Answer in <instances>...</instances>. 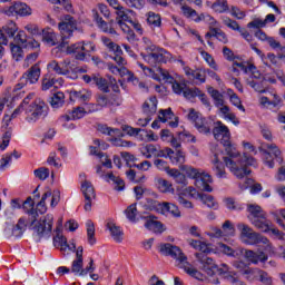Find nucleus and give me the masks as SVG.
I'll return each mask as SVG.
<instances>
[{
	"mask_svg": "<svg viewBox=\"0 0 285 285\" xmlns=\"http://www.w3.org/2000/svg\"><path fill=\"white\" fill-rule=\"evenodd\" d=\"M214 125L215 127L212 134L217 141H220L228 155V157L223 158L225 166L229 168L230 173H233L237 179H244V177H246L245 188H248V186L253 184V179L248 178L250 174L248 166H255V158L246 154L243 156L239 155L235 145L230 142V129H228V126L224 125L220 120L216 121Z\"/></svg>",
	"mask_w": 285,
	"mask_h": 285,
	"instance_id": "1",
	"label": "nucleus"
},
{
	"mask_svg": "<svg viewBox=\"0 0 285 285\" xmlns=\"http://www.w3.org/2000/svg\"><path fill=\"white\" fill-rule=\"evenodd\" d=\"M23 210L27 215L32 217L29 228L33 232V237H37L38 242H41V239H49L52 235L55 216H52V214H47L43 219L37 222V217H39V215H45L48 210L46 203L40 200L35 209V200H32V197H28L23 203Z\"/></svg>",
	"mask_w": 285,
	"mask_h": 285,
	"instance_id": "2",
	"label": "nucleus"
},
{
	"mask_svg": "<svg viewBox=\"0 0 285 285\" xmlns=\"http://www.w3.org/2000/svg\"><path fill=\"white\" fill-rule=\"evenodd\" d=\"M159 253L166 257H173V259L176 261L177 268H181L185 271V273H187V275H190V277L199 279L202 276V273H199V271H197L195 267H193V265H190V263H188V257L184 255V252H181V248L178 246L170 243L160 244Z\"/></svg>",
	"mask_w": 285,
	"mask_h": 285,
	"instance_id": "3",
	"label": "nucleus"
},
{
	"mask_svg": "<svg viewBox=\"0 0 285 285\" xmlns=\"http://www.w3.org/2000/svg\"><path fill=\"white\" fill-rule=\"evenodd\" d=\"M146 53L141 52L140 57H142L144 61L153 68H157L159 63H167L170 61L171 55L163 48H159L155 45H149L145 47Z\"/></svg>",
	"mask_w": 285,
	"mask_h": 285,
	"instance_id": "4",
	"label": "nucleus"
},
{
	"mask_svg": "<svg viewBox=\"0 0 285 285\" xmlns=\"http://www.w3.org/2000/svg\"><path fill=\"white\" fill-rule=\"evenodd\" d=\"M58 30L61 37V43L59 46L65 48L70 43V39H72L75 32L79 30L77 19L70 14L62 16L58 23Z\"/></svg>",
	"mask_w": 285,
	"mask_h": 285,
	"instance_id": "5",
	"label": "nucleus"
},
{
	"mask_svg": "<svg viewBox=\"0 0 285 285\" xmlns=\"http://www.w3.org/2000/svg\"><path fill=\"white\" fill-rule=\"evenodd\" d=\"M174 92L175 95H183L185 99H195V97H198V99L202 101L203 106H206L207 108H210V100H208V96L204 94L199 88H189L186 83V80L181 82H175L174 83Z\"/></svg>",
	"mask_w": 285,
	"mask_h": 285,
	"instance_id": "6",
	"label": "nucleus"
},
{
	"mask_svg": "<svg viewBox=\"0 0 285 285\" xmlns=\"http://www.w3.org/2000/svg\"><path fill=\"white\" fill-rule=\"evenodd\" d=\"M24 112L27 115L26 120L29 124H36L41 117H48V105L41 98H37L24 108Z\"/></svg>",
	"mask_w": 285,
	"mask_h": 285,
	"instance_id": "7",
	"label": "nucleus"
},
{
	"mask_svg": "<svg viewBox=\"0 0 285 285\" xmlns=\"http://www.w3.org/2000/svg\"><path fill=\"white\" fill-rule=\"evenodd\" d=\"M189 121L194 124L196 130L200 132V135H213V120H208L207 118H204L202 114L196 111L195 109H189V114L187 116Z\"/></svg>",
	"mask_w": 285,
	"mask_h": 285,
	"instance_id": "8",
	"label": "nucleus"
},
{
	"mask_svg": "<svg viewBox=\"0 0 285 285\" xmlns=\"http://www.w3.org/2000/svg\"><path fill=\"white\" fill-rule=\"evenodd\" d=\"M186 175L191 179H196L197 188L205 193H213V187H210V184H213V177L210 175L200 173L199 169L193 167L187 168Z\"/></svg>",
	"mask_w": 285,
	"mask_h": 285,
	"instance_id": "9",
	"label": "nucleus"
},
{
	"mask_svg": "<svg viewBox=\"0 0 285 285\" xmlns=\"http://www.w3.org/2000/svg\"><path fill=\"white\" fill-rule=\"evenodd\" d=\"M259 150L262 151L265 164L266 166H268V168H275V161L273 160V156L276 161H278V164H282V151L279 150L277 145L264 142Z\"/></svg>",
	"mask_w": 285,
	"mask_h": 285,
	"instance_id": "10",
	"label": "nucleus"
},
{
	"mask_svg": "<svg viewBox=\"0 0 285 285\" xmlns=\"http://www.w3.org/2000/svg\"><path fill=\"white\" fill-rule=\"evenodd\" d=\"M53 246L56 248H60L61 253H66V250H70L71 253H76V259H80L83 262V246H79L75 243L68 244V238L66 236H58L53 238Z\"/></svg>",
	"mask_w": 285,
	"mask_h": 285,
	"instance_id": "11",
	"label": "nucleus"
},
{
	"mask_svg": "<svg viewBox=\"0 0 285 285\" xmlns=\"http://www.w3.org/2000/svg\"><path fill=\"white\" fill-rule=\"evenodd\" d=\"M4 14H7V17H30L32 9L27 3L14 2L4 9Z\"/></svg>",
	"mask_w": 285,
	"mask_h": 285,
	"instance_id": "12",
	"label": "nucleus"
},
{
	"mask_svg": "<svg viewBox=\"0 0 285 285\" xmlns=\"http://www.w3.org/2000/svg\"><path fill=\"white\" fill-rule=\"evenodd\" d=\"M82 80L85 83H89L90 86H97L101 92H110V85L108 83V80H106V78L101 77L100 75H83Z\"/></svg>",
	"mask_w": 285,
	"mask_h": 285,
	"instance_id": "13",
	"label": "nucleus"
},
{
	"mask_svg": "<svg viewBox=\"0 0 285 285\" xmlns=\"http://www.w3.org/2000/svg\"><path fill=\"white\" fill-rule=\"evenodd\" d=\"M81 191L85 197V210L90 213L92 210V200L97 197L92 183L85 180L81 184Z\"/></svg>",
	"mask_w": 285,
	"mask_h": 285,
	"instance_id": "14",
	"label": "nucleus"
},
{
	"mask_svg": "<svg viewBox=\"0 0 285 285\" xmlns=\"http://www.w3.org/2000/svg\"><path fill=\"white\" fill-rule=\"evenodd\" d=\"M41 77V67L39 65L31 66L20 78L21 86H28V83H37Z\"/></svg>",
	"mask_w": 285,
	"mask_h": 285,
	"instance_id": "15",
	"label": "nucleus"
},
{
	"mask_svg": "<svg viewBox=\"0 0 285 285\" xmlns=\"http://www.w3.org/2000/svg\"><path fill=\"white\" fill-rule=\"evenodd\" d=\"M207 92H208V95H210L212 99H214V104H215L216 108H220L222 115H224V117L229 115L230 107L224 105V95H222V92H219V90H217L213 87H208Z\"/></svg>",
	"mask_w": 285,
	"mask_h": 285,
	"instance_id": "16",
	"label": "nucleus"
},
{
	"mask_svg": "<svg viewBox=\"0 0 285 285\" xmlns=\"http://www.w3.org/2000/svg\"><path fill=\"white\" fill-rule=\"evenodd\" d=\"M19 32V27L14 22H8L0 29V43L8 46V39H14V35Z\"/></svg>",
	"mask_w": 285,
	"mask_h": 285,
	"instance_id": "17",
	"label": "nucleus"
},
{
	"mask_svg": "<svg viewBox=\"0 0 285 285\" xmlns=\"http://www.w3.org/2000/svg\"><path fill=\"white\" fill-rule=\"evenodd\" d=\"M48 70L56 72V75H60L65 77V75H70V60L65 59L62 61L51 60L47 65Z\"/></svg>",
	"mask_w": 285,
	"mask_h": 285,
	"instance_id": "18",
	"label": "nucleus"
},
{
	"mask_svg": "<svg viewBox=\"0 0 285 285\" xmlns=\"http://www.w3.org/2000/svg\"><path fill=\"white\" fill-rule=\"evenodd\" d=\"M245 258L250 264H254L257 266V264H266L268 262V255L264 253L263 250H253V249H246L245 250Z\"/></svg>",
	"mask_w": 285,
	"mask_h": 285,
	"instance_id": "19",
	"label": "nucleus"
},
{
	"mask_svg": "<svg viewBox=\"0 0 285 285\" xmlns=\"http://www.w3.org/2000/svg\"><path fill=\"white\" fill-rule=\"evenodd\" d=\"M94 14V21L98 26L102 32H106L107 35H117V30H115V27H112V23H115V20H110V22H106L104 18L99 16V12L97 10H92Z\"/></svg>",
	"mask_w": 285,
	"mask_h": 285,
	"instance_id": "20",
	"label": "nucleus"
},
{
	"mask_svg": "<svg viewBox=\"0 0 285 285\" xmlns=\"http://www.w3.org/2000/svg\"><path fill=\"white\" fill-rule=\"evenodd\" d=\"M63 86V78H55V73H46L41 78V90L46 92L47 90H50V88H55V86Z\"/></svg>",
	"mask_w": 285,
	"mask_h": 285,
	"instance_id": "21",
	"label": "nucleus"
},
{
	"mask_svg": "<svg viewBox=\"0 0 285 285\" xmlns=\"http://www.w3.org/2000/svg\"><path fill=\"white\" fill-rule=\"evenodd\" d=\"M245 239H247L246 243L249 244V246H257V244H263V246L271 248V240L259 233L252 232Z\"/></svg>",
	"mask_w": 285,
	"mask_h": 285,
	"instance_id": "22",
	"label": "nucleus"
},
{
	"mask_svg": "<svg viewBox=\"0 0 285 285\" xmlns=\"http://www.w3.org/2000/svg\"><path fill=\"white\" fill-rule=\"evenodd\" d=\"M26 228H28V225L26 224V218H19L18 223L14 226L9 225V227L4 229V233H8V230H11V236L19 238V237H23V233H26Z\"/></svg>",
	"mask_w": 285,
	"mask_h": 285,
	"instance_id": "23",
	"label": "nucleus"
},
{
	"mask_svg": "<svg viewBox=\"0 0 285 285\" xmlns=\"http://www.w3.org/2000/svg\"><path fill=\"white\" fill-rule=\"evenodd\" d=\"M157 97L151 96L142 104V112L146 117H153L157 114Z\"/></svg>",
	"mask_w": 285,
	"mask_h": 285,
	"instance_id": "24",
	"label": "nucleus"
},
{
	"mask_svg": "<svg viewBox=\"0 0 285 285\" xmlns=\"http://www.w3.org/2000/svg\"><path fill=\"white\" fill-rule=\"evenodd\" d=\"M68 55H75V59L78 61H85L86 55L83 53V42H77L67 47Z\"/></svg>",
	"mask_w": 285,
	"mask_h": 285,
	"instance_id": "25",
	"label": "nucleus"
},
{
	"mask_svg": "<svg viewBox=\"0 0 285 285\" xmlns=\"http://www.w3.org/2000/svg\"><path fill=\"white\" fill-rule=\"evenodd\" d=\"M252 224L255 226V228L262 230V233H269L273 226V223L266 218V214L263 216V218L252 219Z\"/></svg>",
	"mask_w": 285,
	"mask_h": 285,
	"instance_id": "26",
	"label": "nucleus"
},
{
	"mask_svg": "<svg viewBox=\"0 0 285 285\" xmlns=\"http://www.w3.org/2000/svg\"><path fill=\"white\" fill-rule=\"evenodd\" d=\"M41 32L42 41H45L47 46L52 47L59 43V39H57V33L51 28L42 29Z\"/></svg>",
	"mask_w": 285,
	"mask_h": 285,
	"instance_id": "27",
	"label": "nucleus"
},
{
	"mask_svg": "<svg viewBox=\"0 0 285 285\" xmlns=\"http://www.w3.org/2000/svg\"><path fill=\"white\" fill-rule=\"evenodd\" d=\"M145 228L148 230H154V233H164V224L157 220V218L153 215L148 216L145 223Z\"/></svg>",
	"mask_w": 285,
	"mask_h": 285,
	"instance_id": "28",
	"label": "nucleus"
},
{
	"mask_svg": "<svg viewBox=\"0 0 285 285\" xmlns=\"http://www.w3.org/2000/svg\"><path fill=\"white\" fill-rule=\"evenodd\" d=\"M156 188L159 190V193H175V188L173 187V183L164 179V178H156L155 179Z\"/></svg>",
	"mask_w": 285,
	"mask_h": 285,
	"instance_id": "29",
	"label": "nucleus"
},
{
	"mask_svg": "<svg viewBox=\"0 0 285 285\" xmlns=\"http://www.w3.org/2000/svg\"><path fill=\"white\" fill-rule=\"evenodd\" d=\"M213 165H214L213 170L215 175L218 176L219 179H226V169H225L224 163L219 160V157L217 156V154L214 155Z\"/></svg>",
	"mask_w": 285,
	"mask_h": 285,
	"instance_id": "30",
	"label": "nucleus"
},
{
	"mask_svg": "<svg viewBox=\"0 0 285 285\" xmlns=\"http://www.w3.org/2000/svg\"><path fill=\"white\" fill-rule=\"evenodd\" d=\"M247 213H249L248 219L250 222L258 218L264 219V215H266V212L259 205H248Z\"/></svg>",
	"mask_w": 285,
	"mask_h": 285,
	"instance_id": "31",
	"label": "nucleus"
},
{
	"mask_svg": "<svg viewBox=\"0 0 285 285\" xmlns=\"http://www.w3.org/2000/svg\"><path fill=\"white\" fill-rule=\"evenodd\" d=\"M107 228L110 232L112 239H115L118 244L124 242V232L119 226L115 225V223H107Z\"/></svg>",
	"mask_w": 285,
	"mask_h": 285,
	"instance_id": "32",
	"label": "nucleus"
},
{
	"mask_svg": "<svg viewBox=\"0 0 285 285\" xmlns=\"http://www.w3.org/2000/svg\"><path fill=\"white\" fill-rule=\"evenodd\" d=\"M98 131L108 137H124L121 129L108 127V125H98Z\"/></svg>",
	"mask_w": 285,
	"mask_h": 285,
	"instance_id": "33",
	"label": "nucleus"
},
{
	"mask_svg": "<svg viewBox=\"0 0 285 285\" xmlns=\"http://www.w3.org/2000/svg\"><path fill=\"white\" fill-rule=\"evenodd\" d=\"M110 181H112L114 190H117L118 193H121V190L126 189V181L124 179L115 176L112 171L106 175Z\"/></svg>",
	"mask_w": 285,
	"mask_h": 285,
	"instance_id": "34",
	"label": "nucleus"
},
{
	"mask_svg": "<svg viewBox=\"0 0 285 285\" xmlns=\"http://www.w3.org/2000/svg\"><path fill=\"white\" fill-rule=\"evenodd\" d=\"M210 8L218 14H224V12H228L230 10V7H228V0H216L212 3Z\"/></svg>",
	"mask_w": 285,
	"mask_h": 285,
	"instance_id": "35",
	"label": "nucleus"
},
{
	"mask_svg": "<svg viewBox=\"0 0 285 285\" xmlns=\"http://www.w3.org/2000/svg\"><path fill=\"white\" fill-rule=\"evenodd\" d=\"M169 159L171 164H175L176 166H181L186 164V154L181 149L173 150V154L169 155Z\"/></svg>",
	"mask_w": 285,
	"mask_h": 285,
	"instance_id": "36",
	"label": "nucleus"
},
{
	"mask_svg": "<svg viewBox=\"0 0 285 285\" xmlns=\"http://www.w3.org/2000/svg\"><path fill=\"white\" fill-rule=\"evenodd\" d=\"M198 197L207 206L208 208H213V210L219 209V203L215 200V197L208 195V194H198Z\"/></svg>",
	"mask_w": 285,
	"mask_h": 285,
	"instance_id": "37",
	"label": "nucleus"
},
{
	"mask_svg": "<svg viewBox=\"0 0 285 285\" xmlns=\"http://www.w3.org/2000/svg\"><path fill=\"white\" fill-rule=\"evenodd\" d=\"M196 258L204 268H217V264L213 258L208 257V254H196Z\"/></svg>",
	"mask_w": 285,
	"mask_h": 285,
	"instance_id": "38",
	"label": "nucleus"
},
{
	"mask_svg": "<svg viewBox=\"0 0 285 285\" xmlns=\"http://www.w3.org/2000/svg\"><path fill=\"white\" fill-rule=\"evenodd\" d=\"M147 23L150 26V28H161V16L159 13L149 11L147 13Z\"/></svg>",
	"mask_w": 285,
	"mask_h": 285,
	"instance_id": "39",
	"label": "nucleus"
},
{
	"mask_svg": "<svg viewBox=\"0 0 285 285\" xmlns=\"http://www.w3.org/2000/svg\"><path fill=\"white\" fill-rule=\"evenodd\" d=\"M91 97H92V92L86 89L70 92V99H78L79 101H90Z\"/></svg>",
	"mask_w": 285,
	"mask_h": 285,
	"instance_id": "40",
	"label": "nucleus"
},
{
	"mask_svg": "<svg viewBox=\"0 0 285 285\" xmlns=\"http://www.w3.org/2000/svg\"><path fill=\"white\" fill-rule=\"evenodd\" d=\"M233 266L240 273V275H253V269L244 261H235Z\"/></svg>",
	"mask_w": 285,
	"mask_h": 285,
	"instance_id": "41",
	"label": "nucleus"
},
{
	"mask_svg": "<svg viewBox=\"0 0 285 285\" xmlns=\"http://www.w3.org/2000/svg\"><path fill=\"white\" fill-rule=\"evenodd\" d=\"M10 51L12 55V59H14V61H23L24 53L23 48H21V46L11 42Z\"/></svg>",
	"mask_w": 285,
	"mask_h": 285,
	"instance_id": "42",
	"label": "nucleus"
},
{
	"mask_svg": "<svg viewBox=\"0 0 285 285\" xmlns=\"http://www.w3.org/2000/svg\"><path fill=\"white\" fill-rule=\"evenodd\" d=\"M65 99H66V95H63V92L61 91H58L53 94V96L51 97L50 106L52 108H61V106H63L65 104Z\"/></svg>",
	"mask_w": 285,
	"mask_h": 285,
	"instance_id": "43",
	"label": "nucleus"
},
{
	"mask_svg": "<svg viewBox=\"0 0 285 285\" xmlns=\"http://www.w3.org/2000/svg\"><path fill=\"white\" fill-rule=\"evenodd\" d=\"M126 176L132 184H144L146 181V176H137V171H135V169H129L126 171Z\"/></svg>",
	"mask_w": 285,
	"mask_h": 285,
	"instance_id": "44",
	"label": "nucleus"
},
{
	"mask_svg": "<svg viewBox=\"0 0 285 285\" xmlns=\"http://www.w3.org/2000/svg\"><path fill=\"white\" fill-rule=\"evenodd\" d=\"M222 21H223L224 26L229 28V30H234L236 32H239L242 30V27L239 26V22L228 18L227 16H223Z\"/></svg>",
	"mask_w": 285,
	"mask_h": 285,
	"instance_id": "45",
	"label": "nucleus"
},
{
	"mask_svg": "<svg viewBox=\"0 0 285 285\" xmlns=\"http://www.w3.org/2000/svg\"><path fill=\"white\" fill-rule=\"evenodd\" d=\"M87 239L90 246H95V244H97V238H95V224L92 220L87 222Z\"/></svg>",
	"mask_w": 285,
	"mask_h": 285,
	"instance_id": "46",
	"label": "nucleus"
},
{
	"mask_svg": "<svg viewBox=\"0 0 285 285\" xmlns=\"http://www.w3.org/2000/svg\"><path fill=\"white\" fill-rule=\"evenodd\" d=\"M163 210L170 213L174 217H181V212H179V207L173 203H163Z\"/></svg>",
	"mask_w": 285,
	"mask_h": 285,
	"instance_id": "47",
	"label": "nucleus"
},
{
	"mask_svg": "<svg viewBox=\"0 0 285 285\" xmlns=\"http://www.w3.org/2000/svg\"><path fill=\"white\" fill-rule=\"evenodd\" d=\"M225 206L228 210H244V205L235 202V198H225Z\"/></svg>",
	"mask_w": 285,
	"mask_h": 285,
	"instance_id": "48",
	"label": "nucleus"
},
{
	"mask_svg": "<svg viewBox=\"0 0 285 285\" xmlns=\"http://www.w3.org/2000/svg\"><path fill=\"white\" fill-rule=\"evenodd\" d=\"M125 214L127 219L135 224V222H137V204H131L130 206H128L125 210Z\"/></svg>",
	"mask_w": 285,
	"mask_h": 285,
	"instance_id": "49",
	"label": "nucleus"
},
{
	"mask_svg": "<svg viewBox=\"0 0 285 285\" xmlns=\"http://www.w3.org/2000/svg\"><path fill=\"white\" fill-rule=\"evenodd\" d=\"M72 121L77 119H83L86 117V109L83 107H75L72 110H69Z\"/></svg>",
	"mask_w": 285,
	"mask_h": 285,
	"instance_id": "50",
	"label": "nucleus"
},
{
	"mask_svg": "<svg viewBox=\"0 0 285 285\" xmlns=\"http://www.w3.org/2000/svg\"><path fill=\"white\" fill-rule=\"evenodd\" d=\"M175 117V114L173 112L171 108L168 109H160L159 110V116L158 119L159 121H161L163 124H166V121H168V119H173Z\"/></svg>",
	"mask_w": 285,
	"mask_h": 285,
	"instance_id": "51",
	"label": "nucleus"
},
{
	"mask_svg": "<svg viewBox=\"0 0 285 285\" xmlns=\"http://www.w3.org/2000/svg\"><path fill=\"white\" fill-rule=\"evenodd\" d=\"M12 157H14V159H19V157H21V154H19V151L17 150H13L11 155H7L6 157H3L1 159L0 170H3V168H6L12 161Z\"/></svg>",
	"mask_w": 285,
	"mask_h": 285,
	"instance_id": "52",
	"label": "nucleus"
},
{
	"mask_svg": "<svg viewBox=\"0 0 285 285\" xmlns=\"http://www.w3.org/2000/svg\"><path fill=\"white\" fill-rule=\"evenodd\" d=\"M184 17H186V19H191V21H195L196 17H197V11L195 9H193L191 7H188V4H185L180 8Z\"/></svg>",
	"mask_w": 285,
	"mask_h": 285,
	"instance_id": "53",
	"label": "nucleus"
},
{
	"mask_svg": "<svg viewBox=\"0 0 285 285\" xmlns=\"http://www.w3.org/2000/svg\"><path fill=\"white\" fill-rule=\"evenodd\" d=\"M128 12H132L130 9H126L122 6L119 7L116 11L117 18L116 21H130L128 17Z\"/></svg>",
	"mask_w": 285,
	"mask_h": 285,
	"instance_id": "54",
	"label": "nucleus"
},
{
	"mask_svg": "<svg viewBox=\"0 0 285 285\" xmlns=\"http://www.w3.org/2000/svg\"><path fill=\"white\" fill-rule=\"evenodd\" d=\"M118 137H122V136H111V138L109 139V141L112 144V146H116L118 148H126L128 146H130V141L128 140H124L121 138Z\"/></svg>",
	"mask_w": 285,
	"mask_h": 285,
	"instance_id": "55",
	"label": "nucleus"
},
{
	"mask_svg": "<svg viewBox=\"0 0 285 285\" xmlns=\"http://www.w3.org/2000/svg\"><path fill=\"white\" fill-rule=\"evenodd\" d=\"M225 279H227V282H230V284L233 285H246L244 282L237 278V272L235 271L227 272Z\"/></svg>",
	"mask_w": 285,
	"mask_h": 285,
	"instance_id": "56",
	"label": "nucleus"
},
{
	"mask_svg": "<svg viewBox=\"0 0 285 285\" xmlns=\"http://www.w3.org/2000/svg\"><path fill=\"white\" fill-rule=\"evenodd\" d=\"M35 177L41 179L42 181L50 177V170L46 167H40L33 171Z\"/></svg>",
	"mask_w": 285,
	"mask_h": 285,
	"instance_id": "57",
	"label": "nucleus"
},
{
	"mask_svg": "<svg viewBox=\"0 0 285 285\" xmlns=\"http://www.w3.org/2000/svg\"><path fill=\"white\" fill-rule=\"evenodd\" d=\"M223 233L225 236H233L235 235V226L233 225V222L225 220V223L222 225Z\"/></svg>",
	"mask_w": 285,
	"mask_h": 285,
	"instance_id": "58",
	"label": "nucleus"
},
{
	"mask_svg": "<svg viewBox=\"0 0 285 285\" xmlns=\"http://www.w3.org/2000/svg\"><path fill=\"white\" fill-rule=\"evenodd\" d=\"M238 230L240 232L242 237H244L245 239L255 230H253V228H250V226L244 224V223H239L237 225Z\"/></svg>",
	"mask_w": 285,
	"mask_h": 285,
	"instance_id": "59",
	"label": "nucleus"
},
{
	"mask_svg": "<svg viewBox=\"0 0 285 285\" xmlns=\"http://www.w3.org/2000/svg\"><path fill=\"white\" fill-rule=\"evenodd\" d=\"M178 137H179L180 141H187V142L190 141L191 144L197 142V138L189 131H180V132H178Z\"/></svg>",
	"mask_w": 285,
	"mask_h": 285,
	"instance_id": "60",
	"label": "nucleus"
},
{
	"mask_svg": "<svg viewBox=\"0 0 285 285\" xmlns=\"http://www.w3.org/2000/svg\"><path fill=\"white\" fill-rule=\"evenodd\" d=\"M82 271H83V261L75 259L71 265V273H75V275H81Z\"/></svg>",
	"mask_w": 285,
	"mask_h": 285,
	"instance_id": "61",
	"label": "nucleus"
},
{
	"mask_svg": "<svg viewBox=\"0 0 285 285\" xmlns=\"http://www.w3.org/2000/svg\"><path fill=\"white\" fill-rule=\"evenodd\" d=\"M247 86H250V88H254L256 92H259L261 95H264L266 92V89L264 88L263 82H257L255 80H247Z\"/></svg>",
	"mask_w": 285,
	"mask_h": 285,
	"instance_id": "62",
	"label": "nucleus"
},
{
	"mask_svg": "<svg viewBox=\"0 0 285 285\" xmlns=\"http://www.w3.org/2000/svg\"><path fill=\"white\" fill-rule=\"evenodd\" d=\"M261 135H263L264 139L267 141H273V131H271V127L268 125H261Z\"/></svg>",
	"mask_w": 285,
	"mask_h": 285,
	"instance_id": "63",
	"label": "nucleus"
},
{
	"mask_svg": "<svg viewBox=\"0 0 285 285\" xmlns=\"http://www.w3.org/2000/svg\"><path fill=\"white\" fill-rule=\"evenodd\" d=\"M124 99L118 94H110L109 95V106H121Z\"/></svg>",
	"mask_w": 285,
	"mask_h": 285,
	"instance_id": "64",
	"label": "nucleus"
}]
</instances>
